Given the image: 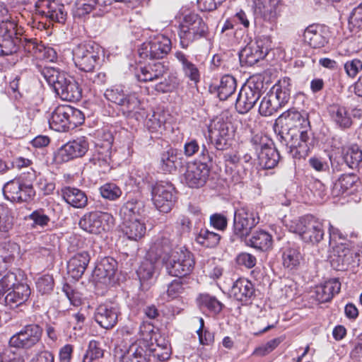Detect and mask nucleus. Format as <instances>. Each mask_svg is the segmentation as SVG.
Returning <instances> with one entry per match:
<instances>
[{
  "mask_svg": "<svg viewBox=\"0 0 362 362\" xmlns=\"http://www.w3.org/2000/svg\"><path fill=\"white\" fill-rule=\"evenodd\" d=\"M170 247L169 239L162 238L153 243L150 250L158 257L166 254L167 257H163V260L170 275L180 279L189 275L194 267L193 255L186 249L180 247L170 250Z\"/></svg>",
  "mask_w": 362,
  "mask_h": 362,
  "instance_id": "obj_1",
  "label": "nucleus"
},
{
  "mask_svg": "<svg viewBox=\"0 0 362 362\" xmlns=\"http://www.w3.org/2000/svg\"><path fill=\"white\" fill-rule=\"evenodd\" d=\"M41 74L61 99L78 101L81 98V89L73 77L53 67H44Z\"/></svg>",
  "mask_w": 362,
  "mask_h": 362,
  "instance_id": "obj_2",
  "label": "nucleus"
},
{
  "mask_svg": "<svg viewBox=\"0 0 362 362\" xmlns=\"http://www.w3.org/2000/svg\"><path fill=\"white\" fill-rule=\"evenodd\" d=\"M104 97L109 102L117 105L126 117H136L142 110L141 101L137 93L125 91L122 86H113L107 88Z\"/></svg>",
  "mask_w": 362,
  "mask_h": 362,
  "instance_id": "obj_3",
  "label": "nucleus"
},
{
  "mask_svg": "<svg viewBox=\"0 0 362 362\" xmlns=\"http://www.w3.org/2000/svg\"><path fill=\"white\" fill-rule=\"evenodd\" d=\"M289 231L298 234L305 243L317 244L325 235L323 223L312 216L295 219L288 225Z\"/></svg>",
  "mask_w": 362,
  "mask_h": 362,
  "instance_id": "obj_4",
  "label": "nucleus"
},
{
  "mask_svg": "<svg viewBox=\"0 0 362 362\" xmlns=\"http://www.w3.org/2000/svg\"><path fill=\"white\" fill-rule=\"evenodd\" d=\"M103 53L101 47L95 42H83L73 49V60L81 71L92 72L99 64Z\"/></svg>",
  "mask_w": 362,
  "mask_h": 362,
  "instance_id": "obj_5",
  "label": "nucleus"
},
{
  "mask_svg": "<svg viewBox=\"0 0 362 362\" xmlns=\"http://www.w3.org/2000/svg\"><path fill=\"white\" fill-rule=\"evenodd\" d=\"M208 27L203 19L196 13L186 15L180 25L179 37L182 48L189 43L206 35Z\"/></svg>",
  "mask_w": 362,
  "mask_h": 362,
  "instance_id": "obj_6",
  "label": "nucleus"
},
{
  "mask_svg": "<svg viewBox=\"0 0 362 362\" xmlns=\"http://www.w3.org/2000/svg\"><path fill=\"white\" fill-rule=\"evenodd\" d=\"M201 157L202 160L189 163L184 174L185 183L191 188L203 187L209 176L210 168L207 163L211 161V157L204 145L202 148Z\"/></svg>",
  "mask_w": 362,
  "mask_h": 362,
  "instance_id": "obj_7",
  "label": "nucleus"
},
{
  "mask_svg": "<svg viewBox=\"0 0 362 362\" xmlns=\"http://www.w3.org/2000/svg\"><path fill=\"white\" fill-rule=\"evenodd\" d=\"M78 225L87 233L100 234L113 228L115 218L107 212L92 211L85 214L80 219Z\"/></svg>",
  "mask_w": 362,
  "mask_h": 362,
  "instance_id": "obj_8",
  "label": "nucleus"
},
{
  "mask_svg": "<svg viewBox=\"0 0 362 362\" xmlns=\"http://www.w3.org/2000/svg\"><path fill=\"white\" fill-rule=\"evenodd\" d=\"M175 189L167 181L156 182L151 189V199L156 208L163 213H168L175 202Z\"/></svg>",
  "mask_w": 362,
  "mask_h": 362,
  "instance_id": "obj_9",
  "label": "nucleus"
},
{
  "mask_svg": "<svg viewBox=\"0 0 362 362\" xmlns=\"http://www.w3.org/2000/svg\"><path fill=\"white\" fill-rule=\"evenodd\" d=\"M233 134L232 124L222 117L213 119L209 126L210 138L217 150L226 149L230 145Z\"/></svg>",
  "mask_w": 362,
  "mask_h": 362,
  "instance_id": "obj_10",
  "label": "nucleus"
},
{
  "mask_svg": "<svg viewBox=\"0 0 362 362\" xmlns=\"http://www.w3.org/2000/svg\"><path fill=\"white\" fill-rule=\"evenodd\" d=\"M259 221V215L252 208L243 206L236 209L233 218L234 234L240 238L247 237Z\"/></svg>",
  "mask_w": 362,
  "mask_h": 362,
  "instance_id": "obj_11",
  "label": "nucleus"
},
{
  "mask_svg": "<svg viewBox=\"0 0 362 362\" xmlns=\"http://www.w3.org/2000/svg\"><path fill=\"white\" fill-rule=\"evenodd\" d=\"M252 3L257 16L269 23V25H262V32L272 31L279 16L280 0H252Z\"/></svg>",
  "mask_w": 362,
  "mask_h": 362,
  "instance_id": "obj_12",
  "label": "nucleus"
},
{
  "mask_svg": "<svg viewBox=\"0 0 362 362\" xmlns=\"http://www.w3.org/2000/svg\"><path fill=\"white\" fill-rule=\"evenodd\" d=\"M42 334V329L40 325H28L11 337L9 344L11 347L30 349L40 341Z\"/></svg>",
  "mask_w": 362,
  "mask_h": 362,
  "instance_id": "obj_13",
  "label": "nucleus"
},
{
  "mask_svg": "<svg viewBox=\"0 0 362 362\" xmlns=\"http://www.w3.org/2000/svg\"><path fill=\"white\" fill-rule=\"evenodd\" d=\"M170 40L163 35H158L144 42L139 49V54L143 59H162L171 49Z\"/></svg>",
  "mask_w": 362,
  "mask_h": 362,
  "instance_id": "obj_14",
  "label": "nucleus"
},
{
  "mask_svg": "<svg viewBox=\"0 0 362 362\" xmlns=\"http://www.w3.org/2000/svg\"><path fill=\"white\" fill-rule=\"evenodd\" d=\"M310 134V130L288 129L285 135L282 132L281 141L288 147L291 151L296 149L299 154L306 155L310 150L311 144Z\"/></svg>",
  "mask_w": 362,
  "mask_h": 362,
  "instance_id": "obj_15",
  "label": "nucleus"
},
{
  "mask_svg": "<svg viewBox=\"0 0 362 362\" xmlns=\"http://www.w3.org/2000/svg\"><path fill=\"white\" fill-rule=\"evenodd\" d=\"M4 197L12 202H27L33 199L35 192L31 185L23 183L20 180L8 182L3 188Z\"/></svg>",
  "mask_w": 362,
  "mask_h": 362,
  "instance_id": "obj_16",
  "label": "nucleus"
},
{
  "mask_svg": "<svg viewBox=\"0 0 362 362\" xmlns=\"http://www.w3.org/2000/svg\"><path fill=\"white\" fill-rule=\"evenodd\" d=\"M261 96L260 88L254 83L243 86L235 103V109L240 114L248 112Z\"/></svg>",
  "mask_w": 362,
  "mask_h": 362,
  "instance_id": "obj_17",
  "label": "nucleus"
},
{
  "mask_svg": "<svg viewBox=\"0 0 362 362\" xmlns=\"http://www.w3.org/2000/svg\"><path fill=\"white\" fill-rule=\"evenodd\" d=\"M251 142L257 151L259 164L262 168L272 169L277 165L280 155L275 148L267 144H258L255 138Z\"/></svg>",
  "mask_w": 362,
  "mask_h": 362,
  "instance_id": "obj_18",
  "label": "nucleus"
},
{
  "mask_svg": "<svg viewBox=\"0 0 362 362\" xmlns=\"http://www.w3.org/2000/svg\"><path fill=\"white\" fill-rule=\"evenodd\" d=\"M88 149V143L83 136L67 142L58 151V158L62 162H67L75 158L82 157Z\"/></svg>",
  "mask_w": 362,
  "mask_h": 362,
  "instance_id": "obj_19",
  "label": "nucleus"
},
{
  "mask_svg": "<svg viewBox=\"0 0 362 362\" xmlns=\"http://www.w3.org/2000/svg\"><path fill=\"white\" fill-rule=\"evenodd\" d=\"M268 47L264 42L257 40L250 42L240 53V61L247 66H253L259 60L263 59L268 54Z\"/></svg>",
  "mask_w": 362,
  "mask_h": 362,
  "instance_id": "obj_20",
  "label": "nucleus"
},
{
  "mask_svg": "<svg viewBox=\"0 0 362 362\" xmlns=\"http://www.w3.org/2000/svg\"><path fill=\"white\" fill-rule=\"evenodd\" d=\"M119 311L118 307L113 303L100 305L95 310L94 318L103 328L112 329L117 322Z\"/></svg>",
  "mask_w": 362,
  "mask_h": 362,
  "instance_id": "obj_21",
  "label": "nucleus"
},
{
  "mask_svg": "<svg viewBox=\"0 0 362 362\" xmlns=\"http://www.w3.org/2000/svg\"><path fill=\"white\" fill-rule=\"evenodd\" d=\"M278 122L286 127V130L296 129L310 130V122L306 116L296 110H288L282 113L278 118Z\"/></svg>",
  "mask_w": 362,
  "mask_h": 362,
  "instance_id": "obj_22",
  "label": "nucleus"
},
{
  "mask_svg": "<svg viewBox=\"0 0 362 362\" xmlns=\"http://www.w3.org/2000/svg\"><path fill=\"white\" fill-rule=\"evenodd\" d=\"M61 196L67 204L76 209H83L88 204L86 194L76 187H63L61 189Z\"/></svg>",
  "mask_w": 362,
  "mask_h": 362,
  "instance_id": "obj_23",
  "label": "nucleus"
},
{
  "mask_svg": "<svg viewBox=\"0 0 362 362\" xmlns=\"http://www.w3.org/2000/svg\"><path fill=\"white\" fill-rule=\"evenodd\" d=\"M117 269V262L111 257L103 258L96 266L94 277L103 284H109L114 278Z\"/></svg>",
  "mask_w": 362,
  "mask_h": 362,
  "instance_id": "obj_24",
  "label": "nucleus"
},
{
  "mask_svg": "<svg viewBox=\"0 0 362 362\" xmlns=\"http://www.w3.org/2000/svg\"><path fill=\"white\" fill-rule=\"evenodd\" d=\"M303 40L313 48L324 47L328 42L325 29L320 25H310L303 33Z\"/></svg>",
  "mask_w": 362,
  "mask_h": 362,
  "instance_id": "obj_25",
  "label": "nucleus"
},
{
  "mask_svg": "<svg viewBox=\"0 0 362 362\" xmlns=\"http://www.w3.org/2000/svg\"><path fill=\"white\" fill-rule=\"evenodd\" d=\"M255 288L251 281L245 278L237 279L230 290V296L241 302H247L254 295Z\"/></svg>",
  "mask_w": 362,
  "mask_h": 362,
  "instance_id": "obj_26",
  "label": "nucleus"
},
{
  "mask_svg": "<svg viewBox=\"0 0 362 362\" xmlns=\"http://www.w3.org/2000/svg\"><path fill=\"white\" fill-rule=\"evenodd\" d=\"M174 55L181 66L184 76L194 84L199 83L200 81L199 69L189 59V56L182 51L175 52Z\"/></svg>",
  "mask_w": 362,
  "mask_h": 362,
  "instance_id": "obj_27",
  "label": "nucleus"
},
{
  "mask_svg": "<svg viewBox=\"0 0 362 362\" xmlns=\"http://www.w3.org/2000/svg\"><path fill=\"white\" fill-rule=\"evenodd\" d=\"M89 262L90 256L87 252L76 253L68 262V273L73 279H78L84 274Z\"/></svg>",
  "mask_w": 362,
  "mask_h": 362,
  "instance_id": "obj_28",
  "label": "nucleus"
},
{
  "mask_svg": "<svg viewBox=\"0 0 362 362\" xmlns=\"http://www.w3.org/2000/svg\"><path fill=\"white\" fill-rule=\"evenodd\" d=\"M147 343L137 340L132 343L121 356L119 362H146Z\"/></svg>",
  "mask_w": 362,
  "mask_h": 362,
  "instance_id": "obj_29",
  "label": "nucleus"
},
{
  "mask_svg": "<svg viewBox=\"0 0 362 362\" xmlns=\"http://www.w3.org/2000/svg\"><path fill=\"white\" fill-rule=\"evenodd\" d=\"M340 289V282L335 279H330L315 287V298L320 303L328 302Z\"/></svg>",
  "mask_w": 362,
  "mask_h": 362,
  "instance_id": "obj_30",
  "label": "nucleus"
},
{
  "mask_svg": "<svg viewBox=\"0 0 362 362\" xmlns=\"http://www.w3.org/2000/svg\"><path fill=\"white\" fill-rule=\"evenodd\" d=\"M167 71V66L162 62L148 64L141 68L140 72L136 74V76L140 81H153L163 77Z\"/></svg>",
  "mask_w": 362,
  "mask_h": 362,
  "instance_id": "obj_31",
  "label": "nucleus"
},
{
  "mask_svg": "<svg viewBox=\"0 0 362 362\" xmlns=\"http://www.w3.org/2000/svg\"><path fill=\"white\" fill-rule=\"evenodd\" d=\"M67 105H59L52 112L49 119V127L57 132L69 130Z\"/></svg>",
  "mask_w": 362,
  "mask_h": 362,
  "instance_id": "obj_32",
  "label": "nucleus"
},
{
  "mask_svg": "<svg viewBox=\"0 0 362 362\" xmlns=\"http://www.w3.org/2000/svg\"><path fill=\"white\" fill-rule=\"evenodd\" d=\"M282 263L285 268L296 269L303 260V255L298 247L288 245L282 248Z\"/></svg>",
  "mask_w": 362,
  "mask_h": 362,
  "instance_id": "obj_33",
  "label": "nucleus"
},
{
  "mask_svg": "<svg viewBox=\"0 0 362 362\" xmlns=\"http://www.w3.org/2000/svg\"><path fill=\"white\" fill-rule=\"evenodd\" d=\"M30 294V290L27 284H18L14 289L7 293L4 298V301L11 308H16L25 302Z\"/></svg>",
  "mask_w": 362,
  "mask_h": 362,
  "instance_id": "obj_34",
  "label": "nucleus"
},
{
  "mask_svg": "<svg viewBox=\"0 0 362 362\" xmlns=\"http://www.w3.org/2000/svg\"><path fill=\"white\" fill-rule=\"evenodd\" d=\"M144 212V205L142 202L137 200H129L120 209L119 215L124 221L141 218Z\"/></svg>",
  "mask_w": 362,
  "mask_h": 362,
  "instance_id": "obj_35",
  "label": "nucleus"
},
{
  "mask_svg": "<svg viewBox=\"0 0 362 362\" xmlns=\"http://www.w3.org/2000/svg\"><path fill=\"white\" fill-rule=\"evenodd\" d=\"M146 226L141 218L124 221L122 230L130 240H138L144 236Z\"/></svg>",
  "mask_w": 362,
  "mask_h": 362,
  "instance_id": "obj_36",
  "label": "nucleus"
},
{
  "mask_svg": "<svg viewBox=\"0 0 362 362\" xmlns=\"http://www.w3.org/2000/svg\"><path fill=\"white\" fill-rule=\"evenodd\" d=\"M178 152L177 149L170 148L164 151L160 157V168L165 173H172L176 171L180 164Z\"/></svg>",
  "mask_w": 362,
  "mask_h": 362,
  "instance_id": "obj_37",
  "label": "nucleus"
},
{
  "mask_svg": "<svg viewBox=\"0 0 362 362\" xmlns=\"http://www.w3.org/2000/svg\"><path fill=\"white\" fill-rule=\"evenodd\" d=\"M272 244V235L263 230L254 232L247 242V245L261 250H266L270 248Z\"/></svg>",
  "mask_w": 362,
  "mask_h": 362,
  "instance_id": "obj_38",
  "label": "nucleus"
},
{
  "mask_svg": "<svg viewBox=\"0 0 362 362\" xmlns=\"http://www.w3.org/2000/svg\"><path fill=\"white\" fill-rule=\"evenodd\" d=\"M197 301L202 310H207L210 313L214 315L221 313L224 306L215 296L208 293L200 294Z\"/></svg>",
  "mask_w": 362,
  "mask_h": 362,
  "instance_id": "obj_39",
  "label": "nucleus"
},
{
  "mask_svg": "<svg viewBox=\"0 0 362 362\" xmlns=\"http://www.w3.org/2000/svg\"><path fill=\"white\" fill-rule=\"evenodd\" d=\"M329 112L332 120L341 128H348L351 124V119L344 107L334 105L330 106Z\"/></svg>",
  "mask_w": 362,
  "mask_h": 362,
  "instance_id": "obj_40",
  "label": "nucleus"
},
{
  "mask_svg": "<svg viewBox=\"0 0 362 362\" xmlns=\"http://www.w3.org/2000/svg\"><path fill=\"white\" fill-rule=\"evenodd\" d=\"M237 87L235 78L231 75H225L221 79L218 88V96L221 100H227L233 95Z\"/></svg>",
  "mask_w": 362,
  "mask_h": 362,
  "instance_id": "obj_41",
  "label": "nucleus"
},
{
  "mask_svg": "<svg viewBox=\"0 0 362 362\" xmlns=\"http://www.w3.org/2000/svg\"><path fill=\"white\" fill-rule=\"evenodd\" d=\"M100 0H76L73 8L75 17L81 18L89 14L97 6H103Z\"/></svg>",
  "mask_w": 362,
  "mask_h": 362,
  "instance_id": "obj_42",
  "label": "nucleus"
},
{
  "mask_svg": "<svg viewBox=\"0 0 362 362\" xmlns=\"http://www.w3.org/2000/svg\"><path fill=\"white\" fill-rule=\"evenodd\" d=\"M221 239L219 234L210 231L206 228H202L195 238L196 242L205 247H216Z\"/></svg>",
  "mask_w": 362,
  "mask_h": 362,
  "instance_id": "obj_43",
  "label": "nucleus"
},
{
  "mask_svg": "<svg viewBox=\"0 0 362 362\" xmlns=\"http://www.w3.org/2000/svg\"><path fill=\"white\" fill-rule=\"evenodd\" d=\"M358 178L354 174L342 175L334 183L333 193L339 196L345 193L356 184Z\"/></svg>",
  "mask_w": 362,
  "mask_h": 362,
  "instance_id": "obj_44",
  "label": "nucleus"
},
{
  "mask_svg": "<svg viewBox=\"0 0 362 362\" xmlns=\"http://www.w3.org/2000/svg\"><path fill=\"white\" fill-rule=\"evenodd\" d=\"M184 289L181 279H175L168 284L167 290L161 294V298L165 301H170L180 296Z\"/></svg>",
  "mask_w": 362,
  "mask_h": 362,
  "instance_id": "obj_45",
  "label": "nucleus"
},
{
  "mask_svg": "<svg viewBox=\"0 0 362 362\" xmlns=\"http://www.w3.org/2000/svg\"><path fill=\"white\" fill-rule=\"evenodd\" d=\"M344 162L351 168H359L362 161V151L357 146H351L344 155Z\"/></svg>",
  "mask_w": 362,
  "mask_h": 362,
  "instance_id": "obj_46",
  "label": "nucleus"
},
{
  "mask_svg": "<svg viewBox=\"0 0 362 362\" xmlns=\"http://www.w3.org/2000/svg\"><path fill=\"white\" fill-rule=\"evenodd\" d=\"M154 270V264L151 261L145 260L141 264L136 273L141 286L145 287L146 282L153 278Z\"/></svg>",
  "mask_w": 362,
  "mask_h": 362,
  "instance_id": "obj_47",
  "label": "nucleus"
},
{
  "mask_svg": "<svg viewBox=\"0 0 362 362\" xmlns=\"http://www.w3.org/2000/svg\"><path fill=\"white\" fill-rule=\"evenodd\" d=\"M278 110V104L276 103L274 98L272 97L269 93L263 97L259 106V112L261 115L264 117L270 116Z\"/></svg>",
  "mask_w": 362,
  "mask_h": 362,
  "instance_id": "obj_48",
  "label": "nucleus"
},
{
  "mask_svg": "<svg viewBox=\"0 0 362 362\" xmlns=\"http://www.w3.org/2000/svg\"><path fill=\"white\" fill-rule=\"evenodd\" d=\"M101 196L108 200L114 201L122 194L121 189L115 183H105L100 187Z\"/></svg>",
  "mask_w": 362,
  "mask_h": 362,
  "instance_id": "obj_49",
  "label": "nucleus"
},
{
  "mask_svg": "<svg viewBox=\"0 0 362 362\" xmlns=\"http://www.w3.org/2000/svg\"><path fill=\"white\" fill-rule=\"evenodd\" d=\"M269 93L272 97L274 98L279 108L286 104L290 99V90L286 87L275 86Z\"/></svg>",
  "mask_w": 362,
  "mask_h": 362,
  "instance_id": "obj_50",
  "label": "nucleus"
},
{
  "mask_svg": "<svg viewBox=\"0 0 362 362\" xmlns=\"http://www.w3.org/2000/svg\"><path fill=\"white\" fill-rule=\"evenodd\" d=\"M18 283L17 274L13 272H7L0 280V290L4 294L10 289H14Z\"/></svg>",
  "mask_w": 362,
  "mask_h": 362,
  "instance_id": "obj_51",
  "label": "nucleus"
},
{
  "mask_svg": "<svg viewBox=\"0 0 362 362\" xmlns=\"http://www.w3.org/2000/svg\"><path fill=\"white\" fill-rule=\"evenodd\" d=\"M20 39L18 37L0 38V46L2 55H9L16 53L19 48Z\"/></svg>",
  "mask_w": 362,
  "mask_h": 362,
  "instance_id": "obj_52",
  "label": "nucleus"
},
{
  "mask_svg": "<svg viewBox=\"0 0 362 362\" xmlns=\"http://www.w3.org/2000/svg\"><path fill=\"white\" fill-rule=\"evenodd\" d=\"M69 130L73 129L81 124L84 121L83 112L70 105H67Z\"/></svg>",
  "mask_w": 362,
  "mask_h": 362,
  "instance_id": "obj_53",
  "label": "nucleus"
},
{
  "mask_svg": "<svg viewBox=\"0 0 362 362\" xmlns=\"http://www.w3.org/2000/svg\"><path fill=\"white\" fill-rule=\"evenodd\" d=\"M281 341L280 338H275L257 346L253 351L252 356L262 357L268 355L279 345Z\"/></svg>",
  "mask_w": 362,
  "mask_h": 362,
  "instance_id": "obj_54",
  "label": "nucleus"
},
{
  "mask_svg": "<svg viewBox=\"0 0 362 362\" xmlns=\"http://www.w3.org/2000/svg\"><path fill=\"white\" fill-rule=\"evenodd\" d=\"M54 279L52 276L45 274L40 276L37 282L36 287L39 293L42 295L50 293L54 288Z\"/></svg>",
  "mask_w": 362,
  "mask_h": 362,
  "instance_id": "obj_55",
  "label": "nucleus"
},
{
  "mask_svg": "<svg viewBox=\"0 0 362 362\" xmlns=\"http://www.w3.org/2000/svg\"><path fill=\"white\" fill-rule=\"evenodd\" d=\"M28 218L33 221L31 226L33 228H36L38 226L43 228L47 226L50 221L49 217L45 214L42 210L34 211L29 215Z\"/></svg>",
  "mask_w": 362,
  "mask_h": 362,
  "instance_id": "obj_56",
  "label": "nucleus"
},
{
  "mask_svg": "<svg viewBox=\"0 0 362 362\" xmlns=\"http://www.w3.org/2000/svg\"><path fill=\"white\" fill-rule=\"evenodd\" d=\"M16 23L8 20L0 22V38L16 37Z\"/></svg>",
  "mask_w": 362,
  "mask_h": 362,
  "instance_id": "obj_57",
  "label": "nucleus"
},
{
  "mask_svg": "<svg viewBox=\"0 0 362 362\" xmlns=\"http://www.w3.org/2000/svg\"><path fill=\"white\" fill-rule=\"evenodd\" d=\"M57 6L54 0H38L35 3L36 12L47 18L52 10Z\"/></svg>",
  "mask_w": 362,
  "mask_h": 362,
  "instance_id": "obj_58",
  "label": "nucleus"
},
{
  "mask_svg": "<svg viewBox=\"0 0 362 362\" xmlns=\"http://www.w3.org/2000/svg\"><path fill=\"white\" fill-rule=\"evenodd\" d=\"M56 8L52 10V12L47 16L52 22H57L59 23H64L66 20L67 12L64 9L63 4L57 2Z\"/></svg>",
  "mask_w": 362,
  "mask_h": 362,
  "instance_id": "obj_59",
  "label": "nucleus"
},
{
  "mask_svg": "<svg viewBox=\"0 0 362 362\" xmlns=\"http://www.w3.org/2000/svg\"><path fill=\"white\" fill-rule=\"evenodd\" d=\"M13 221L11 210L6 208L4 210V215H1L0 217V231L7 233L11 230L13 226Z\"/></svg>",
  "mask_w": 362,
  "mask_h": 362,
  "instance_id": "obj_60",
  "label": "nucleus"
},
{
  "mask_svg": "<svg viewBox=\"0 0 362 362\" xmlns=\"http://www.w3.org/2000/svg\"><path fill=\"white\" fill-rule=\"evenodd\" d=\"M63 291L65 293L66 296L69 300L70 303L74 306H79L82 303L81 294L73 290L71 286L66 285L63 288Z\"/></svg>",
  "mask_w": 362,
  "mask_h": 362,
  "instance_id": "obj_61",
  "label": "nucleus"
},
{
  "mask_svg": "<svg viewBox=\"0 0 362 362\" xmlns=\"http://www.w3.org/2000/svg\"><path fill=\"white\" fill-rule=\"evenodd\" d=\"M199 150L200 146L194 139H187L183 146V153L187 158L194 156Z\"/></svg>",
  "mask_w": 362,
  "mask_h": 362,
  "instance_id": "obj_62",
  "label": "nucleus"
},
{
  "mask_svg": "<svg viewBox=\"0 0 362 362\" xmlns=\"http://www.w3.org/2000/svg\"><path fill=\"white\" fill-rule=\"evenodd\" d=\"M344 69L349 76L354 78L358 71L362 69V62L357 59L348 61L344 64Z\"/></svg>",
  "mask_w": 362,
  "mask_h": 362,
  "instance_id": "obj_63",
  "label": "nucleus"
},
{
  "mask_svg": "<svg viewBox=\"0 0 362 362\" xmlns=\"http://www.w3.org/2000/svg\"><path fill=\"white\" fill-rule=\"evenodd\" d=\"M90 358H93L95 360H98L102 358L104 355V350L100 347V343L95 340L90 341L88 347L86 351Z\"/></svg>",
  "mask_w": 362,
  "mask_h": 362,
  "instance_id": "obj_64",
  "label": "nucleus"
}]
</instances>
